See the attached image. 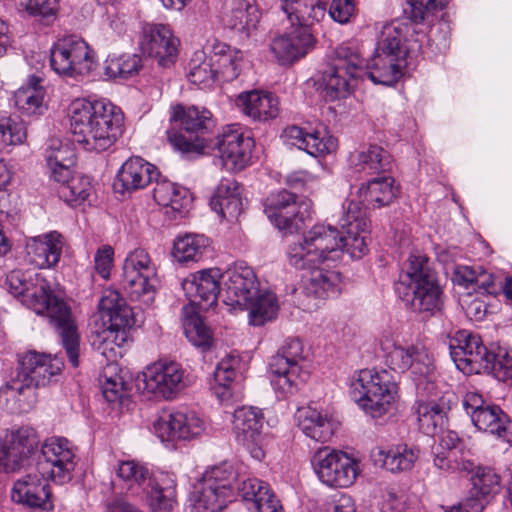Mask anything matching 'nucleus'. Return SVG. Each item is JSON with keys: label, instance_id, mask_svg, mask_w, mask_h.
Instances as JSON below:
<instances>
[{"label": "nucleus", "instance_id": "nucleus-17", "mask_svg": "<svg viewBox=\"0 0 512 512\" xmlns=\"http://www.w3.org/2000/svg\"><path fill=\"white\" fill-rule=\"evenodd\" d=\"M39 442L36 431L28 427L6 434L0 447V467L6 473H15L30 466Z\"/></svg>", "mask_w": 512, "mask_h": 512}, {"label": "nucleus", "instance_id": "nucleus-54", "mask_svg": "<svg viewBox=\"0 0 512 512\" xmlns=\"http://www.w3.org/2000/svg\"><path fill=\"white\" fill-rule=\"evenodd\" d=\"M409 9L405 12L414 23L430 21L434 14L444 9L448 0H407Z\"/></svg>", "mask_w": 512, "mask_h": 512}, {"label": "nucleus", "instance_id": "nucleus-60", "mask_svg": "<svg viewBox=\"0 0 512 512\" xmlns=\"http://www.w3.org/2000/svg\"><path fill=\"white\" fill-rule=\"evenodd\" d=\"M19 6L30 15L47 17L55 14L56 0H19Z\"/></svg>", "mask_w": 512, "mask_h": 512}, {"label": "nucleus", "instance_id": "nucleus-47", "mask_svg": "<svg viewBox=\"0 0 512 512\" xmlns=\"http://www.w3.org/2000/svg\"><path fill=\"white\" fill-rule=\"evenodd\" d=\"M275 367H269L271 373V384L279 396L286 398L295 394L301 383L307 380L308 372L302 369L286 367L276 371Z\"/></svg>", "mask_w": 512, "mask_h": 512}, {"label": "nucleus", "instance_id": "nucleus-13", "mask_svg": "<svg viewBox=\"0 0 512 512\" xmlns=\"http://www.w3.org/2000/svg\"><path fill=\"white\" fill-rule=\"evenodd\" d=\"M312 467L319 480L333 488H348L359 474L356 460L346 452L328 446L318 449L312 459Z\"/></svg>", "mask_w": 512, "mask_h": 512}, {"label": "nucleus", "instance_id": "nucleus-25", "mask_svg": "<svg viewBox=\"0 0 512 512\" xmlns=\"http://www.w3.org/2000/svg\"><path fill=\"white\" fill-rule=\"evenodd\" d=\"M222 273L219 268H209L191 274L183 280L182 288L192 306L207 310L222 296Z\"/></svg>", "mask_w": 512, "mask_h": 512}, {"label": "nucleus", "instance_id": "nucleus-51", "mask_svg": "<svg viewBox=\"0 0 512 512\" xmlns=\"http://www.w3.org/2000/svg\"><path fill=\"white\" fill-rule=\"evenodd\" d=\"M304 360V348L302 342L297 338H288L284 344L272 356L269 367H275L276 371L291 367L294 369H301L299 363Z\"/></svg>", "mask_w": 512, "mask_h": 512}, {"label": "nucleus", "instance_id": "nucleus-53", "mask_svg": "<svg viewBox=\"0 0 512 512\" xmlns=\"http://www.w3.org/2000/svg\"><path fill=\"white\" fill-rule=\"evenodd\" d=\"M500 476L489 467H478L472 477L473 490L477 497H489L495 495L500 489Z\"/></svg>", "mask_w": 512, "mask_h": 512}, {"label": "nucleus", "instance_id": "nucleus-2", "mask_svg": "<svg viewBox=\"0 0 512 512\" xmlns=\"http://www.w3.org/2000/svg\"><path fill=\"white\" fill-rule=\"evenodd\" d=\"M9 292L39 315H46L57 328L70 364L79 365V334L71 310L43 278L29 271H11L6 278Z\"/></svg>", "mask_w": 512, "mask_h": 512}, {"label": "nucleus", "instance_id": "nucleus-39", "mask_svg": "<svg viewBox=\"0 0 512 512\" xmlns=\"http://www.w3.org/2000/svg\"><path fill=\"white\" fill-rule=\"evenodd\" d=\"M471 420L475 427L499 438L512 441V421L508 416L495 405H486L485 408L472 413Z\"/></svg>", "mask_w": 512, "mask_h": 512}, {"label": "nucleus", "instance_id": "nucleus-22", "mask_svg": "<svg viewBox=\"0 0 512 512\" xmlns=\"http://www.w3.org/2000/svg\"><path fill=\"white\" fill-rule=\"evenodd\" d=\"M41 454L44 465L47 469L48 478L56 484H64L72 479V472L75 469V453L72 444L62 437L47 439L42 447Z\"/></svg>", "mask_w": 512, "mask_h": 512}, {"label": "nucleus", "instance_id": "nucleus-19", "mask_svg": "<svg viewBox=\"0 0 512 512\" xmlns=\"http://www.w3.org/2000/svg\"><path fill=\"white\" fill-rule=\"evenodd\" d=\"M385 363L396 372H405L412 369L414 374H419L427 382L432 381L434 365L427 349L422 344L401 346L395 343H384Z\"/></svg>", "mask_w": 512, "mask_h": 512}, {"label": "nucleus", "instance_id": "nucleus-52", "mask_svg": "<svg viewBox=\"0 0 512 512\" xmlns=\"http://www.w3.org/2000/svg\"><path fill=\"white\" fill-rule=\"evenodd\" d=\"M433 463L437 469L447 473H470L475 468L473 461L463 457V450L434 452Z\"/></svg>", "mask_w": 512, "mask_h": 512}, {"label": "nucleus", "instance_id": "nucleus-7", "mask_svg": "<svg viewBox=\"0 0 512 512\" xmlns=\"http://www.w3.org/2000/svg\"><path fill=\"white\" fill-rule=\"evenodd\" d=\"M170 121L180 129L167 131L170 144L183 154L202 155L208 153L210 141L205 134L212 128L211 112L202 107L178 104L171 107Z\"/></svg>", "mask_w": 512, "mask_h": 512}, {"label": "nucleus", "instance_id": "nucleus-10", "mask_svg": "<svg viewBox=\"0 0 512 512\" xmlns=\"http://www.w3.org/2000/svg\"><path fill=\"white\" fill-rule=\"evenodd\" d=\"M350 389L354 401L373 418L386 414L397 395V385L385 370H360L353 378Z\"/></svg>", "mask_w": 512, "mask_h": 512}, {"label": "nucleus", "instance_id": "nucleus-41", "mask_svg": "<svg viewBox=\"0 0 512 512\" xmlns=\"http://www.w3.org/2000/svg\"><path fill=\"white\" fill-rule=\"evenodd\" d=\"M241 309L248 310L249 323L253 326H263L273 321L279 311L277 296L271 291H259L247 305Z\"/></svg>", "mask_w": 512, "mask_h": 512}, {"label": "nucleus", "instance_id": "nucleus-56", "mask_svg": "<svg viewBox=\"0 0 512 512\" xmlns=\"http://www.w3.org/2000/svg\"><path fill=\"white\" fill-rule=\"evenodd\" d=\"M203 54L201 51L196 52L194 58L189 62L188 78L194 84L218 79L211 58H209V61H205L203 60Z\"/></svg>", "mask_w": 512, "mask_h": 512}, {"label": "nucleus", "instance_id": "nucleus-38", "mask_svg": "<svg viewBox=\"0 0 512 512\" xmlns=\"http://www.w3.org/2000/svg\"><path fill=\"white\" fill-rule=\"evenodd\" d=\"M451 399L443 396L439 401H418L415 406V414L420 430L430 436L436 435L447 420Z\"/></svg>", "mask_w": 512, "mask_h": 512}, {"label": "nucleus", "instance_id": "nucleus-30", "mask_svg": "<svg viewBox=\"0 0 512 512\" xmlns=\"http://www.w3.org/2000/svg\"><path fill=\"white\" fill-rule=\"evenodd\" d=\"M295 419L302 433L317 442H328L337 428L332 416L310 405L297 409Z\"/></svg>", "mask_w": 512, "mask_h": 512}, {"label": "nucleus", "instance_id": "nucleus-27", "mask_svg": "<svg viewBox=\"0 0 512 512\" xmlns=\"http://www.w3.org/2000/svg\"><path fill=\"white\" fill-rule=\"evenodd\" d=\"M315 38L306 28H294L289 33L276 36L270 43V51L281 65L292 64L307 55L315 45Z\"/></svg>", "mask_w": 512, "mask_h": 512}, {"label": "nucleus", "instance_id": "nucleus-4", "mask_svg": "<svg viewBox=\"0 0 512 512\" xmlns=\"http://www.w3.org/2000/svg\"><path fill=\"white\" fill-rule=\"evenodd\" d=\"M69 111L74 141L87 151H105L122 134L123 114L110 102L76 99Z\"/></svg>", "mask_w": 512, "mask_h": 512}, {"label": "nucleus", "instance_id": "nucleus-9", "mask_svg": "<svg viewBox=\"0 0 512 512\" xmlns=\"http://www.w3.org/2000/svg\"><path fill=\"white\" fill-rule=\"evenodd\" d=\"M238 472L233 465L222 463L206 471L190 495L192 512H220L235 496Z\"/></svg>", "mask_w": 512, "mask_h": 512}, {"label": "nucleus", "instance_id": "nucleus-43", "mask_svg": "<svg viewBox=\"0 0 512 512\" xmlns=\"http://www.w3.org/2000/svg\"><path fill=\"white\" fill-rule=\"evenodd\" d=\"M210 252V241L202 234L178 236L173 245V256L181 263L197 262Z\"/></svg>", "mask_w": 512, "mask_h": 512}, {"label": "nucleus", "instance_id": "nucleus-59", "mask_svg": "<svg viewBox=\"0 0 512 512\" xmlns=\"http://www.w3.org/2000/svg\"><path fill=\"white\" fill-rule=\"evenodd\" d=\"M211 208L221 215V217L227 220L237 219L242 213L243 202L241 196L236 194L230 198H224L223 200L211 199Z\"/></svg>", "mask_w": 512, "mask_h": 512}, {"label": "nucleus", "instance_id": "nucleus-15", "mask_svg": "<svg viewBox=\"0 0 512 512\" xmlns=\"http://www.w3.org/2000/svg\"><path fill=\"white\" fill-rule=\"evenodd\" d=\"M364 61L348 48H340L336 57L322 73L321 86L327 101L345 98L351 87V79L359 77L363 71Z\"/></svg>", "mask_w": 512, "mask_h": 512}, {"label": "nucleus", "instance_id": "nucleus-34", "mask_svg": "<svg viewBox=\"0 0 512 512\" xmlns=\"http://www.w3.org/2000/svg\"><path fill=\"white\" fill-rule=\"evenodd\" d=\"M236 105L254 121L274 119L279 113V100L269 92L257 90L243 92L237 97Z\"/></svg>", "mask_w": 512, "mask_h": 512}, {"label": "nucleus", "instance_id": "nucleus-58", "mask_svg": "<svg viewBox=\"0 0 512 512\" xmlns=\"http://www.w3.org/2000/svg\"><path fill=\"white\" fill-rule=\"evenodd\" d=\"M90 183L88 178L73 177L64 186L58 187V194L66 202L85 200L89 196Z\"/></svg>", "mask_w": 512, "mask_h": 512}, {"label": "nucleus", "instance_id": "nucleus-16", "mask_svg": "<svg viewBox=\"0 0 512 512\" xmlns=\"http://www.w3.org/2000/svg\"><path fill=\"white\" fill-rule=\"evenodd\" d=\"M254 141L238 125L227 126L210 141L208 153L218 151L221 165L230 172L243 170L250 162Z\"/></svg>", "mask_w": 512, "mask_h": 512}, {"label": "nucleus", "instance_id": "nucleus-49", "mask_svg": "<svg viewBox=\"0 0 512 512\" xmlns=\"http://www.w3.org/2000/svg\"><path fill=\"white\" fill-rule=\"evenodd\" d=\"M50 148L51 152L46 155L47 164L51 171L50 177L59 183V186H64L74 177L70 168L74 161L71 158L66 159L64 157L68 149L63 148L59 141L53 140Z\"/></svg>", "mask_w": 512, "mask_h": 512}, {"label": "nucleus", "instance_id": "nucleus-23", "mask_svg": "<svg viewBox=\"0 0 512 512\" xmlns=\"http://www.w3.org/2000/svg\"><path fill=\"white\" fill-rule=\"evenodd\" d=\"M178 40L173 37L170 29L162 24H145L139 40L141 52L155 58L158 65L170 67L176 61Z\"/></svg>", "mask_w": 512, "mask_h": 512}, {"label": "nucleus", "instance_id": "nucleus-40", "mask_svg": "<svg viewBox=\"0 0 512 512\" xmlns=\"http://www.w3.org/2000/svg\"><path fill=\"white\" fill-rule=\"evenodd\" d=\"M42 79L31 76L26 86L19 88L14 95L15 106L25 115L42 114L46 110L44 105L45 89L41 85Z\"/></svg>", "mask_w": 512, "mask_h": 512}, {"label": "nucleus", "instance_id": "nucleus-44", "mask_svg": "<svg viewBox=\"0 0 512 512\" xmlns=\"http://www.w3.org/2000/svg\"><path fill=\"white\" fill-rule=\"evenodd\" d=\"M341 275L332 270H314L304 284V293L319 299L334 297L340 292Z\"/></svg>", "mask_w": 512, "mask_h": 512}, {"label": "nucleus", "instance_id": "nucleus-5", "mask_svg": "<svg viewBox=\"0 0 512 512\" xmlns=\"http://www.w3.org/2000/svg\"><path fill=\"white\" fill-rule=\"evenodd\" d=\"M450 355L464 373H487L512 384V355L500 346L483 345L479 335L460 330L449 342Z\"/></svg>", "mask_w": 512, "mask_h": 512}, {"label": "nucleus", "instance_id": "nucleus-46", "mask_svg": "<svg viewBox=\"0 0 512 512\" xmlns=\"http://www.w3.org/2000/svg\"><path fill=\"white\" fill-rule=\"evenodd\" d=\"M117 476L125 482L130 489L138 488L143 492L155 479V473L143 464L134 460L119 461L115 469Z\"/></svg>", "mask_w": 512, "mask_h": 512}, {"label": "nucleus", "instance_id": "nucleus-29", "mask_svg": "<svg viewBox=\"0 0 512 512\" xmlns=\"http://www.w3.org/2000/svg\"><path fill=\"white\" fill-rule=\"evenodd\" d=\"M64 246V237L57 231L29 238L26 253L36 267L51 268L58 264Z\"/></svg>", "mask_w": 512, "mask_h": 512}, {"label": "nucleus", "instance_id": "nucleus-18", "mask_svg": "<svg viewBox=\"0 0 512 512\" xmlns=\"http://www.w3.org/2000/svg\"><path fill=\"white\" fill-rule=\"evenodd\" d=\"M141 381L143 390L171 399L187 386L188 376L181 364L165 360L148 367L143 372ZM138 388L141 389L140 379Z\"/></svg>", "mask_w": 512, "mask_h": 512}, {"label": "nucleus", "instance_id": "nucleus-24", "mask_svg": "<svg viewBox=\"0 0 512 512\" xmlns=\"http://www.w3.org/2000/svg\"><path fill=\"white\" fill-rule=\"evenodd\" d=\"M47 469L37 466L36 472H29L19 478L11 490L13 502L29 508L52 509L51 492L47 483Z\"/></svg>", "mask_w": 512, "mask_h": 512}, {"label": "nucleus", "instance_id": "nucleus-20", "mask_svg": "<svg viewBox=\"0 0 512 512\" xmlns=\"http://www.w3.org/2000/svg\"><path fill=\"white\" fill-rule=\"evenodd\" d=\"M223 302L233 308H242L257 296L259 281L255 272L244 262L235 263L222 273Z\"/></svg>", "mask_w": 512, "mask_h": 512}, {"label": "nucleus", "instance_id": "nucleus-33", "mask_svg": "<svg viewBox=\"0 0 512 512\" xmlns=\"http://www.w3.org/2000/svg\"><path fill=\"white\" fill-rule=\"evenodd\" d=\"M152 195L155 202L165 208H170L173 217L182 216L192 203L188 189L181 187L161 175L155 176Z\"/></svg>", "mask_w": 512, "mask_h": 512}, {"label": "nucleus", "instance_id": "nucleus-32", "mask_svg": "<svg viewBox=\"0 0 512 512\" xmlns=\"http://www.w3.org/2000/svg\"><path fill=\"white\" fill-rule=\"evenodd\" d=\"M283 136L289 144L306 151L309 155L317 157L329 154L336 150L337 139L326 132H306L298 126L287 127Z\"/></svg>", "mask_w": 512, "mask_h": 512}, {"label": "nucleus", "instance_id": "nucleus-3", "mask_svg": "<svg viewBox=\"0 0 512 512\" xmlns=\"http://www.w3.org/2000/svg\"><path fill=\"white\" fill-rule=\"evenodd\" d=\"M57 356L29 350L18 355L17 376L0 388V402L11 413H27L37 403V389L56 382L63 369Z\"/></svg>", "mask_w": 512, "mask_h": 512}, {"label": "nucleus", "instance_id": "nucleus-37", "mask_svg": "<svg viewBox=\"0 0 512 512\" xmlns=\"http://www.w3.org/2000/svg\"><path fill=\"white\" fill-rule=\"evenodd\" d=\"M99 309L103 317H107L112 330H125L135 325L132 308L115 289L104 290L99 301Z\"/></svg>", "mask_w": 512, "mask_h": 512}, {"label": "nucleus", "instance_id": "nucleus-8", "mask_svg": "<svg viewBox=\"0 0 512 512\" xmlns=\"http://www.w3.org/2000/svg\"><path fill=\"white\" fill-rule=\"evenodd\" d=\"M402 40L400 26L383 25L375 53L366 64V73L375 84L391 86L402 77L407 54Z\"/></svg>", "mask_w": 512, "mask_h": 512}, {"label": "nucleus", "instance_id": "nucleus-35", "mask_svg": "<svg viewBox=\"0 0 512 512\" xmlns=\"http://www.w3.org/2000/svg\"><path fill=\"white\" fill-rule=\"evenodd\" d=\"M144 493L152 512H172L177 504L175 475L163 471L155 473L154 481Z\"/></svg>", "mask_w": 512, "mask_h": 512}, {"label": "nucleus", "instance_id": "nucleus-57", "mask_svg": "<svg viewBox=\"0 0 512 512\" xmlns=\"http://www.w3.org/2000/svg\"><path fill=\"white\" fill-rule=\"evenodd\" d=\"M26 138V128L23 123L0 113V139L10 145H17Z\"/></svg>", "mask_w": 512, "mask_h": 512}, {"label": "nucleus", "instance_id": "nucleus-62", "mask_svg": "<svg viewBox=\"0 0 512 512\" xmlns=\"http://www.w3.org/2000/svg\"><path fill=\"white\" fill-rule=\"evenodd\" d=\"M102 394L109 403L122 402L126 396L125 384L120 377L107 378L102 384Z\"/></svg>", "mask_w": 512, "mask_h": 512}, {"label": "nucleus", "instance_id": "nucleus-45", "mask_svg": "<svg viewBox=\"0 0 512 512\" xmlns=\"http://www.w3.org/2000/svg\"><path fill=\"white\" fill-rule=\"evenodd\" d=\"M418 456V449L408 447L407 445H400L388 451L378 449L374 453L375 461L381 463L385 469L391 472L411 469Z\"/></svg>", "mask_w": 512, "mask_h": 512}, {"label": "nucleus", "instance_id": "nucleus-48", "mask_svg": "<svg viewBox=\"0 0 512 512\" xmlns=\"http://www.w3.org/2000/svg\"><path fill=\"white\" fill-rule=\"evenodd\" d=\"M351 162L361 170L378 173L390 169V155L378 145H370L365 150L351 156Z\"/></svg>", "mask_w": 512, "mask_h": 512}, {"label": "nucleus", "instance_id": "nucleus-61", "mask_svg": "<svg viewBox=\"0 0 512 512\" xmlns=\"http://www.w3.org/2000/svg\"><path fill=\"white\" fill-rule=\"evenodd\" d=\"M253 507L257 512H283L279 499L268 484L259 492L258 499Z\"/></svg>", "mask_w": 512, "mask_h": 512}, {"label": "nucleus", "instance_id": "nucleus-6", "mask_svg": "<svg viewBox=\"0 0 512 512\" xmlns=\"http://www.w3.org/2000/svg\"><path fill=\"white\" fill-rule=\"evenodd\" d=\"M396 291L414 311L434 314L442 309V290L436 272L421 251L414 250L408 256Z\"/></svg>", "mask_w": 512, "mask_h": 512}, {"label": "nucleus", "instance_id": "nucleus-28", "mask_svg": "<svg viewBox=\"0 0 512 512\" xmlns=\"http://www.w3.org/2000/svg\"><path fill=\"white\" fill-rule=\"evenodd\" d=\"M155 176H160L156 166L141 157H132L124 162L120 168L113 188L116 193L130 194L148 184H153Z\"/></svg>", "mask_w": 512, "mask_h": 512}, {"label": "nucleus", "instance_id": "nucleus-26", "mask_svg": "<svg viewBox=\"0 0 512 512\" xmlns=\"http://www.w3.org/2000/svg\"><path fill=\"white\" fill-rule=\"evenodd\" d=\"M263 414L254 407H240L233 414V433L236 441L246 447L256 460L264 458V451L259 446Z\"/></svg>", "mask_w": 512, "mask_h": 512}, {"label": "nucleus", "instance_id": "nucleus-11", "mask_svg": "<svg viewBox=\"0 0 512 512\" xmlns=\"http://www.w3.org/2000/svg\"><path fill=\"white\" fill-rule=\"evenodd\" d=\"M156 275V267L149 254L144 249H135L124 260L123 288L132 301L149 306L155 298Z\"/></svg>", "mask_w": 512, "mask_h": 512}, {"label": "nucleus", "instance_id": "nucleus-14", "mask_svg": "<svg viewBox=\"0 0 512 512\" xmlns=\"http://www.w3.org/2000/svg\"><path fill=\"white\" fill-rule=\"evenodd\" d=\"M93 63L89 45L76 35L60 38L50 50V66L60 76L75 78L87 75Z\"/></svg>", "mask_w": 512, "mask_h": 512}, {"label": "nucleus", "instance_id": "nucleus-64", "mask_svg": "<svg viewBox=\"0 0 512 512\" xmlns=\"http://www.w3.org/2000/svg\"><path fill=\"white\" fill-rule=\"evenodd\" d=\"M355 11L354 0H333L329 7L330 17L341 24L347 23Z\"/></svg>", "mask_w": 512, "mask_h": 512}, {"label": "nucleus", "instance_id": "nucleus-1", "mask_svg": "<svg viewBox=\"0 0 512 512\" xmlns=\"http://www.w3.org/2000/svg\"><path fill=\"white\" fill-rule=\"evenodd\" d=\"M341 230L331 225L317 224L305 235L303 242L290 245L289 263L297 269L314 268L325 262H336L346 252L360 259L368 252L370 222L360 203L343 205L339 220Z\"/></svg>", "mask_w": 512, "mask_h": 512}, {"label": "nucleus", "instance_id": "nucleus-63", "mask_svg": "<svg viewBox=\"0 0 512 512\" xmlns=\"http://www.w3.org/2000/svg\"><path fill=\"white\" fill-rule=\"evenodd\" d=\"M267 483L257 479L246 476H239L235 482V492L242 497L245 501H250L251 498H255L256 494H253V489H258V493L264 489Z\"/></svg>", "mask_w": 512, "mask_h": 512}, {"label": "nucleus", "instance_id": "nucleus-12", "mask_svg": "<svg viewBox=\"0 0 512 512\" xmlns=\"http://www.w3.org/2000/svg\"><path fill=\"white\" fill-rule=\"evenodd\" d=\"M312 204L306 198L285 189L272 193L264 203V212L279 229L289 233L301 230L311 216Z\"/></svg>", "mask_w": 512, "mask_h": 512}, {"label": "nucleus", "instance_id": "nucleus-42", "mask_svg": "<svg viewBox=\"0 0 512 512\" xmlns=\"http://www.w3.org/2000/svg\"><path fill=\"white\" fill-rule=\"evenodd\" d=\"M210 58L217 78L232 81L240 74L243 56L239 51L219 43L213 46Z\"/></svg>", "mask_w": 512, "mask_h": 512}, {"label": "nucleus", "instance_id": "nucleus-36", "mask_svg": "<svg viewBox=\"0 0 512 512\" xmlns=\"http://www.w3.org/2000/svg\"><path fill=\"white\" fill-rule=\"evenodd\" d=\"M222 21L226 27L249 36L259 22V14L247 0H225Z\"/></svg>", "mask_w": 512, "mask_h": 512}, {"label": "nucleus", "instance_id": "nucleus-55", "mask_svg": "<svg viewBox=\"0 0 512 512\" xmlns=\"http://www.w3.org/2000/svg\"><path fill=\"white\" fill-rule=\"evenodd\" d=\"M184 333L188 340L197 347L211 344V331L198 314L188 316L183 321Z\"/></svg>", "mask_w": 512, "mask_h": 512}, {"label": "nucleus", "instance_id": "nucleus-21", "mask_svg": "<svg viewBox=\"0 0 512 512\" xmlns=\"http://www.w3.org/2000/svg\"><path fill=\"white\" fill-rule=\"evenodd\" d=\"M155 434L161 441L191 440L201 436L206 424L194 411L163 413L153 423Z\"/></svg>", "mask_w": 512, "mask_h": 512}, {"label": "nucleus", "instance_id": "nucleus-31", "mask_svg": "<svg viewBox=\"0 0 512 512\" xmlns=\"http://www.w3.org/2000/svg\"><path fill=\"white\" fill-rule=\"evenodd\" d=\"M327 3L328 0H281V8L292 25L311 31L326 17Z\"/></svg>", "mask_w": 512, "mask_h": 512}, {"label": "nucleus", "instance_id": "nucleus-50", "mask_svg": "<svg viewBox=\"0 0 512 512\" xmlns=\"http://www.w3.org/2000/svg\"><path fill=\"white\" fill-rule=\"evenodd\" d=\"M394 182V179L388 176L369 181L364 191V200L374 208L389 205L397 195Z\"/></svg>", "mask_w": 512, "mask_h": 512}]
</instances>
